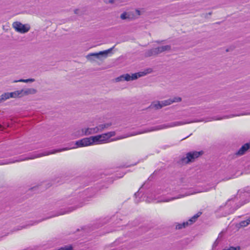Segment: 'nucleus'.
<instances>
[{
	"label": "nucleus",
	"mask_w": 250,
	"mask_h": 250,
	"mask_svg": "<svg viewBox=\"0 0 250 250\" xmlns=\"http://www.w3.org/2000/svg\"><path fill=\"white\" fill-rule=\"evenodd\" d=\"M140 195L139 190L134 194V196L137 198Z\"/></svg>",
	"instance_id": "obj_34"
},
{
	"label": "nucleus",
	"mask_w": 250,
	"mask_h": 250,
	"mask_svg": "<svg viewBox=\"0 0 250 250\" xmlns=\"http://www.w3.org/2000/svg\"><path fill=\"white\" fill-rule=\"evenodd\" d=\"M246 114H242V115H245ZM241 114H240V115H241Z\"/></svg>",
	"instance_id": "obj_43"
},
{
	"label": "nucleus",
	"mask_w": 250,
	"mask_h": 250,
	"mask_svg": "<svg viewBox=\"0 0 250 250\" xmlns=\"http://www.w3.org/2000/svg\"><path fill=\"white\" fill-rule=\"evenodd\" d=\"M35 80L33 78H30L28 79H20L18 80H14L13 83L17 82H24V83H32L35 82Z\"/></svg>",
	"instance_id": "obj_23"
},
{
	"label": "nucleus",
	"mask_w": 250,
	"mask_h": 250,
	"mask_svg": "<svg viewBox=\"0 0 250 250\" xmlns=\"http://www.w3.org/2000/svg\"><path fill=\"white\" fill-rule=\"evenodd\" d=\"M110 124H101L96 127L98 128L99 132L102 131L104 129L110 126Z\"/></svg>",
	"instance_id": "obj_22"
},
{
	"label": "nucleus",
	"mask_w": 250,
	"mask_h": 250,
	"mask_svg": "<svg viewBox=\"0 0 250 250\" xmlns=\"http://www.w3.org/2000/svg\"><path fill=\"white\" fill-rule=\"evenodd\" d=\"M250 202V187H247L239 189L234 197L229 199L226 203L228 209L226 215L233 213L237 209Z\"/></svg>",
	"instance_id": "obj_1"
},
{
	"label": "nucleus",
	"mask_w": 250,
	"mask_h": 250,
	"mask_svg": "<svg viewBox=\"0 0 250 250\" xmlns=\"http://www.w3.org/2000/svg\"><path fill=\"white\" fill-rule=\"evenodd\" d=\"M83 133L86 136L93 134L99 132L98 128L94 127L83 128L82 129Z\"/></svg>",
	"instance_id": "obj_13"
},
{
	"label": "nucleus",
	"mask_w": 250,
	"mask_h": 250,
	"mask_svg": "<svg viewBox=\"0 0 250 250\" xmlns=\"http://www.w3.org/2000/svg\"><path fill=\"white\" fill-rule=\"evenodd\" d=\"M116 250V249H113V250Z\"/></svg>",
	"instance_id": "obj_44"
},
{
	"label": "nucleus",
	"mask_w": 250,
	"mask_h": 250,
	"mask_svg": "<svg viewBox=\"0 0 250 250\" xmlns=\"http://www.w3.org/2000/svg\"><path fill=\"white\" fill-rule=\"evenodd\" d=\"M170 49L171 46L169 45L158 47L146 50L145 52V55L146 57L155 56L165 51L170 50Z\"/></svg>",
	"instance_id": "obj_5"
},
{
	"label": "nucleus",
	"mask_w": 250,
	"mask_h": 250,
	"mask_svg": "<svg viewBox=\"0 0 250 250\" xmlns=\"http://www.w3.org/2000/svg\"><path fill=\"white\" fill-rule=\"evenodd\" d=\"M222 250H240V248L239 247H230V248H229L227 249H225Z\"/></svg>",
	"instance_id": "obj_29"
},
{
	"label": "nucleus",
	"mask_w": 250,
	"mask_h": 250,
	"mask_svg": "<svg viewBox=\"0 0 250 250\" xmlns=\"http://www.w3.org/2000/svg\"><path fill=\"white\" fill-rule=\"evenodd\" d=\"M250 148V142L246 143L243 145L241 148L236 152V155L241 156L245 153V152Z\"/></svg>",
	"instance_id": "obj_14"
},
{
	"label": "nucleus",
	"mask_w": 250,
	"mask_h": 250,
	"mask_svg": "<svg viewBox=\"0 0 250 250\" xmlns=\"http://www.w3.org/2000/svg\"><path fill=\"white\" fill-rule=\"evenodd\" d=\"M116 1V0H109L108 1H105L106 3H114Z\"/></svg>",
	"instance_id": "obj_32"
},
{
	"label": "nucleus",
	"mask_w": 250,
	"mask_h": 250,
	"mask_svg": "<svg viewBox=\"0 0 250 250\" xmlns=\"http://www.w3.org/2000/svg\"><path fill=\"white\" fill-rule=\"evenodd\" d=\"M203 154V151H193L186 154V157L181 159L182 164H188L194 161L195 159Z\"/></svg>",
	"instance_id": "obj_6"
},
{
	"label": "nucleus",
	"mask_w": 250,
	"mask_h": 250,
	"mask_svg": "<svg viewBox=\"0 0 250 250\" xmlns=\"http://www.w3.org/2000/svg\"><path fill=\"white\" fill-rule=\"evenodd\" d=\"M76 208H75L74 207H69V208L65 209L64 211H62V210L60 211V212L58 214L54 215L53 216H59L60 215L64 214L65 213H69V212H71L72 211L75 210Z\"/></svg>",
	"instance_id": "obj_17"
},
{
	"label": "nucleus",
	"mask_w": 250,
	"mask_h": 250,
	"mask_svg": "<svg viewBox=\"0 0 250 250\" xmlns=\"http://www.w3.org/2000/svg\"><path fill=\"white\" fill-rule=\"evenodd\" d=\"M211 188H206L204 190V191H206V192L210 190Z\"/></svg>",
	"instance_id": "obj_36"
},
{
	"label": "nucleus",
	"mask_w": 250,
	"mask_h": 250,
	"mask_svg": "<svg viewBox=\"0 0 250 250\" xmlns=\"http://www.w3.org/2000/svg\"><path fill=\"white\" fill-rule=\"evenodd\" d=\"M22 91L17 90L12 92H6L2 94L0 96L1 102L9 99L10 98H16L21 97Z\"/></svg>",
	"instance_id": "obj_8"
},
{
	"label": "nucleus",
	"mask_w": 250,
	"mask_h": 250,
	"mask_svg": "<svg viewBox=\"0 0 250 250\" xmlns=\"http://www.w3.org/2000/svg\"><path fill=\"white\" fill-rule=\"evenodd\" d=\"M184 197L183 195H180V196H178V197H173V198H171L170 199H166L164 200H163L164 202H169L170 201H171V200H174V199H178V198H181V197Z\"/></svg>",
	"instance_id": "obj_27"
},
{
	"label": "nucleus",
	"mask_w": 250,
	"mask_h": 250,
	"mask_svg": "<svg viewBox=\"0 0 250 250\" xmlns=\"http://www.w3.org/2000/svg\"><path fill=\"white\" fill-rule=\"evenodd\" d=\"M150 108H154L156 109H159L163 107L162 104H161V101H157L152 103L150 106Z\"/></svg>",
	"instance_id": "obj_19"
},
{
	"label": "nucleus",
	"mask_w": 250,
	"mask_h": 250,
	"mask_svg": "<svg viewBox=\"0 0 250 250\" xmlns=\"http://www.w3.org/2000/svg\"><path fill=\"white\" fill-rule=\"evenodd\" d=\"M109 221L108 218H104L102 219H100L98 222V225L97 227H95V228H98L102 226L104 224H106Z\"/></svg>",
	"instance_id": "obj_24"
},
{
	"label": "nucleus",
	"mask_w": 250,
	"mask_h": 250,
	"mask_svg": "<svg viewBox=\"0 0 250 250\" xmlns=\"http://www.w3.org/2000/svg\"><path fill=\"white\" fill-rule=\"evenodd\" d=\"M75 145L78 147H84L88 146H91L92 143L91 141L90 137L88 138H84L82 139L79 140L76 142Z\"/></svg>",
	"instance_id": "obj_11"
},
{
	"label": "nucleus",
	"mask_w": 250,
	"mask_h": 250,
	"mask_svg": "<svg viewBox=\"0 0 250 250\" xmlns=\"http://www.w3.org/2000/svg\"><path fill=\"white\" fill-rule=\"evenodd\" d=\"M125 80L126 81H129L131 80V76L129 74H126L123 75L119 77L116 78V81L119 82L120 81Z\"/></svg>",
	"instance_id": "obj_16"
},
{
	"label": "nucleus",
	"mask_w": 250,
	"mask_h": 250,
	"mask_svg": "<svg viewBox=\"0 0 250 250\" xmlns=\"http://www.w3.org/2000/svg\"><path fill=\"white\" fill-rule=\"evenodd\" d=\"M190 223L189 221L185 222L182 223V225L183 226V228H186V227L190 225Z\"/></svg>",
	"instance_id": "obj_30"
},
{
	"label": "nucleus",
	"mask_w": 250,
	"mask_h": 250,
	"mask_svg": "<svg viewBox=\"0 0 250 250\" xmlns=\"http://www.w3.org/2000/svg\"><path fill=\"white\" fill-rule=\"evenodd\" d=\"M20 91H22L21 96L28 94H34L37 92L36 89L34 88H28L25 90L22 89Z\"/></svg>",
	"instance_id": "obj_15"
},
{
	"label": "nucleus",
	"mask_w": 250,
	"mask_h": 250,
	"mask_svg": "<svg viewBox=\"0 0 250 250\" xmlns=\"http://www.w3.org/2000/svg\"><path fill=\"white\" fill-rule=\"evenodd\" d=\"M95 194V191L92 188H87L81 192L79 193V197L82 200H85L86 199L93 197Z\"/></svg>",
	"instance_id": "obj_10"
},
{
	"label": "nucleus",
	"mask_w": 250,
	"mask_h": 250,
	"mask_svg": "<svg viewBox=\"0 0 250 250\" xmlns=\"http://www.w3.org/2000/svg\"><path fill=\"white\" fill-rule=\"evenodd\" d=\"M146 73H145L144 72H138V73H135L132 74V75L131 76V80L133 81V80H136L138 78H140L141 77L145 76V75H146Z\"/></svg>",
	"instance_id": "obj_18"
},
{
	"label": "nucleus",
	"mask_w": 250,
	"mask_h": 250,
	"mask_svg": "<svg viewBox=\"0 0 250 250\" xmlns=\"http://www.w3.org/2000/svg\"><path fill=\"white\" fill-rule=\"evenodd\" d=\"M12 26L17 32L21 34L26 33L30 29V26L29 24H23L19 21L14 22Z\"/></svg>",
	"instance_id": "obj_7"
},
{
	"label": "nucleus",
	"mask_w": 250,
	"mask_h": 250,
	"mask_svg": "<svg viewBox=\"0 0 250 250\" xmlns=\"http://www.w3.org/2000/svg\"><path fill=\"white\" fill-rule=\"evenodd\" d=\"M183 228H183V226L182 225V223L181 224H177L176 226V229H182Z\"/></svg>",
	"instance_id": "obj_31"
},
{
	"label": "nucleus",
	"mask_w": 250,
	"mask_h": 250,
	"mask_svg": "<svg viewBox=\"0 0 250 250\" xmlns=\"http://www.w3.org/2000/svg\"><path fill=\"white\" fill-rule=\"evenodd\" d=\"M203 121V120H187L184 121H176V122H173L171 123H168L167 124H164L162 125H160L154 127H152L151 128L150 130H149L148 131H155V130H158L161 129H163L167 128L169 127H172L176 126H179L182 125H185L187 124H189L191 123H195V122H202Z\"/></svg>",
	"instance_id": "obj_3"
},
{
	"label": "nucleus",
	"mask_w": 250,
	"mask_h": 250,
	"mask_svg": "<svg viewBox=\"0 0 250 250\" xmlns=\"http://www.w3.org/2000/svg\"><path fill=\"white\" fill-rule=\"evenodd\" d=\"M69 149L68 147H63L60 149H55L49 151H44L43 152H34L28 154L27 156H21L19 159L13 160V161L8 160H0V165L9 164L17 162L28 160L29 159H33L35 158L41 157L44 156H47L50 154H54L57 152H60Z\"/></svg>",
	"instance_id": "obj_2"
},
{
	"label": "nucleus",
	"mask_w": 250,
	"mask_h": 250,
	"mask_svg": "<svg viewBox=\"0 0 250 250\" xmlns=\"http://www.w3.org/2000/svg\"><path fill=\"white\" fill-rule=\"evenodd\" d=\"M103 134L106 142H107L110 138L115 135V132L114 131H110L106 133H104Z\"/></svg>",
	"instance_id": "obj_21"
},
{
	"label": "nucleus",
	"mask_w": 250,
	"mask_h": 250,
	"mask_svg": "<svg viewBox=\"0 0 250 250\" xmlns=\"http://www.w3.org/2000/svg\"><path fill=\"white\" fill-rule=\"evenodd\" d=\"M73 203V201L69 202V204H72Z\"/></svg>",
	"instance_id": "obj_40"
},
{
	"label": "nucleus",
	"mask_w": 250,
	"mask_h": 250,
	"mask_svg": "<svg viewBox=\"0 0 250 250\" xmlns=\"http://www.w3.org/2000/svg\"><path fill=\"white\" fill-rule=\"evenodd\" d=\"M137 134H138V133L134 134H133L132 135H137Z\"/></svg>",
	"instance_id": "obj_39"
},
{
	"label": "nucleus",
	"mask_w": 250,
	"mask_h": 250,
	"mask_svg": "<svg viewBox=\"0 0 250 250\" xmlns=\"http://www.w3.org/2000/svg\"><path fill=\"white\" fill-rule=\"evenodd\" d=\"M90 138L92 145L101 144L107 142L103 134L91 136Z\"/></svg>",
	"instance_id": "obj_9"
},
{
	"label": "nucleus",
	"mask_w": 250,
	"mask_h": 250,
	"mask_svg": "<svg viewBox=\"0 0 250 250\" xmlns=\"http://www.w3.org/2000/svg\"><path fill=\"white\" fill-rule=\"evenodd\" d=\"M245 221H246V222L248 223V225L250 224V216L249 217H248V218L246 220H245Z\"/></svg>",
	"instance_id": "obj_33"
},
{
	"label": "nucleus",
	"mask_w": 250,
	"mask_h": 250,
	"mask_svg": "<svg viewBox=\"0 0 250 250\" xmlns=\"http://www.w3.org/2000/svg\"><path fill=\"white\" fill-rule=\"evenodd\" d=\"M182 100L181 98L179 97H174L173 98H170L169 99L161 101V104L162 106H165L168 105L175 102H179Z\"/></svg>",
	"instance_id": "obj_12"
},
{
	"label": "nucleus",
	"mask_w": 250,
	"mask_h": 250,
	"mask_svg": "<svg viewBox=\"0 0 250 250\" xmlns=\"http://www.w3.org/2000/svg\"><path fill=\"white\" fill-rule=\"evenodd\" d=\"M210 120H208V121H206V122H209L210 121Z\"/></svg>",
	"instance_id": "obj_41"
},
{
	"label": "nucleus",
	"mask_w": 250,
	"mask_h": 250,
	"mask_svg": "<svg viewBox=\"0 0 250 250\" xmlns=\"http://www.w3.org/2000/svg\"><path fill=\"white\" fill-rule=\"evenodd\" d=\"M188 136H187V137H186L185 138H183L182 140H184V139H185L186 138H187Z\"/></svg>",
	"instance_id": "obj_38"
},
{
	"label": "nucleus",
	"mask_w": 250,
	"mask_h": 250,
	"mask_svg": "<svg viewBox=\"0 0 250 250\" xmlns=\"http://www.w3.org/2000/svg\"><path fill=\"white\" fill-rule=\"evenodd\" d=\"M239 225L240 227H245L248 226V223H247L246 221H245V220L241 221L239 223Z\"/></svg>",
	"instance_id": "obj_26"
},
{
	"label": "nucleus",
	"mask_w": 250,
	"mask_h": 250,
	"mask_svg": "<svg viewBox=\"0 0 250 250\" xmlns=\"http://www.w3.org/2000/svg\"><path fill=\"white\" fill-rule=\"evenodd\" d=\"M121 18L122 20H125L128 18V17L127 16V13L126 12H124L123 13H122L121 15Z\"/></svg>",
	"instance_id": "obj_28"
},
{
	"label": "nucleus",
	"mask_w": 250,
	"mask_h": 250,
	"mask_svg": "<svg viewBox=\"0 0 250 250\" xmlns=\"http://www.w3.org/2000/svg\"><path fill=\"white\" fill-rule=\"evenodd\" d=\"M114 46L103 51H100L98 53H92L88 54L86 56V58L89 61H94L95 59H102V58H106L108 54L111 52L112 50L114 48Z\"/></svg>",
	"instance_id": "obj_4"
},
{
	"label": "nucleus",
	"mask_w": 250,
	"mask_h": 250,
	"mask_svg": "<svg viewBox=\"0 0 250 250\" xmlns=\"http://www.w3.org/2000/svg\"><path fill=\"white\" fill-rule=\"evenodd\" d=\"M79 9H75L74 10V13H75V14H79Z\"/></svg>",
	"instance_id": "obj_35"
},
{
	"label": "nucleus",
	"mask_w": 250,
	"mask_h": 250,
	"mask_svg": "<svg viewBox=\"0 0 250 250\" xmlns=\"http://www.w3.org/2000/svg\"><path fill=\"white\" fill-rule=\"evenodd\" d=\"M201 214L202 213L201 212H198L193 216H192L190 219H189L188 221L190 223V225H191L193 223H194L196 221L197 218L201 215Z\"/></svg>",
	"instance_id": "obj_20"
},
{
	"label": "nucleus",
	"mask_w": 250,
	"mask_h": 250,
	"mask_svg": "<svg viewBox=\"0 0 250 250\" xmlns=\"http://www.w3.org/2000/svg\"><path fill=\"white\" fill-rule=\"evenodd\" d=\"M135 202H136V203H138V202H139V200H136L135 201Z\"/></svg>",
	"instance_id": "obj_37"
},
{
	"label": "nucleus",
	"mask_w": 250,
	"mask_h": 250,
	"mask_svg": "<svg viewBox=\"0 0 250 250\" xmlns=\"http://www.w3.org/2000/svg\"><path fill=\"white\" fill-rule=\"evenodd\" d=\"M137 11L139 13L140 11L139 10H137Z\"/></svg>",
	"instance_id": "obj_42"
},
{
	"label": "nucleus",
	"mask_w": 250,
	"mask_h": 250,
	"mask_svg": "<svg viewBox=\"0 0 250 250\" xmlns=\"http://www.w3.org/2000/svg\"><path fill=\"white\" fill-rule=\"evenodd\" d=\"M234 116H235V115L231 114V115H230L229 116H224L223 117L216 118V117H213L212 118V120H221V119H223L231 118V117H234Z\"/></svg>",
	"instance_id": "obj_25"
}]
</instances>
